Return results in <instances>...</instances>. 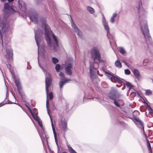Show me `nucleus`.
I'll return each instance as SVG.
<instances>
[{
  "instance_id": "obj_6",
  "label": "nucleus",
  "mask_w": 153,
  "mask_h": 153,
  "mask_svg": "<svg viewBox=\"0 0 153 153\" xmlns=\"http://www.w3.org/2000/svg\"><path fill=\"white\" fill-rule=\"evenodd\" d=\"M74 60L72 59H68L65 62V71L67 74L70 75L72 74L71 68L74 65Z\"/></svg>"
},
{
  "instance_id": "obj_9",
  "label": "nucleus",
  "mask_w": 153,
  "mask_h": 153,
  "mask_svg": "<svg viewBox=\"0 0 153 153\" xmlns=\"http://www.w3.org/2000/svg\"><path fill=\"white\" fill-rule=\"evenodd\" d=\"M114 92L115 94H113L112 93H111L109 95V97L111 99L114 100V103L117 106L119 107L120 105L117 102V100H118L119 97L121 96V94L119 93H117L116 90H115Z\"/></svg>"
},
{
  "instance_id": "obj_36",
  "label": "nucleus",
  "mask_w": 153,
  "mask_h": 153,
  "mask_svg": "<svg viewBox=\"0 0 153 153\" xmlns=\"http://www.w3.org/2000/svg\"><path fill=\"white\" fill-rule=\"evenodd\" d=\"M60 68V65L59 64H57L55 67V69L56 71H59Z\"/></svg>"
},
{
  "instance_id": "obj_32",
  "label": "nucleus",
  "mask_w": 153,
  "mask_h": 153,
  "mask_svg": "<svg viewBox=\"0 0 153 153\" xmlns=\"http://www.w3.org/2000/svg\"><path fill=\"white\" fill-rule=\"evenodd\" d=\"M134 119L135 120V121L139 124L141 125V124H143V123L142 122L141 120H140V119L136 117L134 118Z\"/></svg>"
},
{
  "instance_id": "obj_42",
  "label": "nucleus",
  "mask_w": 153,
  "mask_h": 153,
  "mask_svg": "<svg viewBox=\"0 0 153 153\" xmlns=\"http://www.w3.org/2000/svg\"><path fill=\"white\" fill-rule=\"evenodd\" d=\"M27 107V108H28V109L31 112V113H32L31 111V110L30 108L28 107V106H26Z\"/></svg>"
},
{
  "instance_id": "obj_30",
  "label": "nucleus",
  "mask_w": 153,
  "mask_h": 153,
  "mask_svg": "<svg viewBox=\"0 0 153 153\" xmlns=\"http://www.w3.org/2000/svg\"><path fill=\"white\" fill-rule=\"evenodd\" d=\"M146 107L147 108L148 110L149 111V112H152V109L150 106L147 103L146 104Z\"/></svg>"
},
{
  "instance_id": "obj_7",
  "label": "nucleus",
  "mask_w": 153,
  "mask_h": 153,
  "mask_svg": "<svg viewBox=\"0 0 153 153\" xmlns=\"http://www.w3.org/2000/svg\"><path fill=\"white\" fill-rule=\"evenodd\" d=\"M90 71L91 78L94 79L97 77V74H98V71H97L96 68L94 67V63L90 62Z\"/></svg>"
},
{
  "instance_id": "obj_49",
  "label": "nucleus",
  "mask_w": 153,
  "mask_h": 153,
  "mask_svg": "<svg viewBox=\"0 0 153 153\" xmlns=\"http://www.w3.org/2000/svg\"><path fill=\"white\" fill-rule=\"evenodd\" d=\"M143 63L145 62V60H144L143 61Z\"/></svg>"
},
{
  "instance_id": "obj_31",
  "label": "nucleus",
  "mask_w": 153,
  "mask_h": 153,
  "mask_svg": "<svg viewBox=\"0 0 153 153\" xmlns=\"http://www.w3.org/2000/svg\"><path fill=\"white\" fill-rule=\"evenodd\" d=\"M152 91L149 90H146L145 94L147 95H150L152 94Z\"/></svg>"
},
{
  "instance_id": "obj_2",
  "label": "nucleus",
  "mask_w": 153,
  "mask_h": 153,
  "mask_svg": "<svg viewBox=\"0 0 153 153\" xmlns=\"http://www.w3.org/2000/svg\"><path fill=\"white\" fill-rule=\"evenodd\" d=\"M3 11L4 14V19L2 21L0 22V38L3 46L4 43L3 36L4 35L5 37H6V32L7 31L9 26L8 23L7 22L5 18L6 16H8L10 14H14L16 11L13 8V5L11 4L8 3H5L4 4Z\"/></svg>"
},
{
  "instance_id": "obj_35",
  "label": "nucleus",
  "mask_w": 153,
  "mask_h": 153,
  "mask_svg": "<svg viewBox=\"0 0 153 153\" xmlns=\"http://www.w3.org/2000/svg\"><path fill=\"white\" fill-rule=\"evenodd\" d=\"M52 60L54 64H56L58 62V59L55 57H53Z\"/></svg>"
},
{
  "instance_id": "obj_14",
  "label": "nucleus",
  "mask_w": 153,
  "mask_h": 153,
  "mask_svg": "<svg viewBox=\"0 0 153 153\" xmlns=\"http://www.w3.org/2000/svg\"><path fill=\"white\" fill-rule=\"evenodd\" d=\"M30 19L35 23H37L38 22L37 15L36 13H32L29 16Z\"/></svg>"
},
{
  "instance_id": "obj_16",
  "label": "nucleus",
  "mask_w": 153,
  "mask_h": 153,
  "mask_svg": "<svg viewBox=\"0 0 153 153\" xmlns=\"http://www.w3.org/2000/svg\"><path fill=\"white\" fill-rule=\"evenodd\" d=\"M35 126L39 133L40 132H41L42 133L44 132V129L43 125H35Z\"/></svg>"
},
{
  "instance_id": "obj_24",
  "label": "nucleus",
  "mask_w": 153,
  "mask_h": 153,
  "mask_svg": "<svg viewBox=\"0 0 153 153\" xmlns=\"http://www.w3.org/2000/svg\"><path fill=\"white\" fill-rule=\"evenodd\" d=\"M19 1L20 0H18V2L19 4V7L21 9V10H22L23 11H24L25 12L26 11V7L25 6H23L22 7V5L19 3Z\"/></svg>"
},
{
  "instance_id": "obj_52",
  "label": "nucleus",
  "mask_w": 153,
  "mask_h": 153,
  "mask_svg": "<svg viewBox=\"0 0 153 153\" xmlns=\"http://www.w3.org/2000/svg\"><path fill=\"white\" fill-rule=\"evenodd\" d=\"M6 51H7V52L8 51H7V50H6Z\"/></svg>"
},
{
  "instance_id": "obj_40",
  "label": "nucleus",
  "mask_w": 153,
  "mask_h": 153,
  "mask_svg": "<svg viewBox=\"0 0 153 153\" xmlns=\"http://www.w3.org/2000/svg\"><path fill=\"white\" fill-rule=\"evenodd\" d=\"M61 124H66L67 123V122L65 120H62L61 121Z\"/></svg>"
},
{
  "instance_id": "obj_4",
  "label": "nucleus",
  "mask_w": 153,
  "mask_h": 153,
  "mask_svg": "<svg viewBox=\"0 0 153 153\" xmlns=\"http://www.w3.org/2000/svg\"><path fill=\"white\" fill-rule=\"evenodd\" d=\"M35 39L37 45L38 47V64L40 68L45 73V71L43 68L40 65L39 62V59L40 56L41 55H43V54L41 53L39 51V44L42 43V34L43 33V31L40 29L38 28L37 27H35L34 29Z\"/></svg>"
},
{
  "instance_id": "obj_19",
  "label": "nucleus",
  "mask_w": 153,
  "mask_h": 153,
  "mask_svg": "<svg viewBox=\"0 0 153 153\" xmlns=\"http://www.w3.org/2000/svg\"><path fill=\"white\" fill-rule=\"evenodd\" d=\"M122 83H123L124 84L126 85L128 88L130 89L131 88H132L133 87L132 85L129 82L125 81L124 80H122Z\"/></svg>"
},
{
  "instance_id": "obj_21",
  "label": "nucleus",
  "mask_w": 153,
  "mask_h": 153,
  "mask_svg": "<svg viewBox=\"0 0 153 153\" xmlns=\"http://www.w3.org/2000/svg\"><path fill=\"white\" fill-rule=\"evenodd\" d=\"M117 16V14L115 13H114L113 14L112 16L111 17L110 20V22L112 23H114L115 22V18Z\"/></svg>"
},
{
  "instance_id": "obj_13",
  "label": "nucleus",
  "mask_w": 153,
  "mask_h": 153,
  "mask_svg": "<svg viewBox=\"0 0 153 153\" xmlns=\"http://www.w3.org/2000/svg\"><path fill=\"white\" fill-rule=\"evenodd\" d=\"M12 77L14 79V81H15L18 92L20 94V91L22 89L20 82L19 79H17L15 78L16 76L15 75L12 74Z\"/></svg>"
},
{
  "instance_id": "obj_45",
  "label": "nucleus",
  "mask_w": 153,
  "mask_h": 153,
  "mask_svg": "<svg viewBox=\"0 0 153 153\" xmlns=\"http://www.w3.org/2000/svg\"><path fill=\"white\" fill-rule=\"evenodd\" d=\"M3 105H4V104L2 105L1 103H0V107L2 106Z\"/></svg>"
},
{
  "instance_id": "obj_50",
  "label": "nucleus",
  "mask_w": 153,
  "mask_h": 153,
  "mask_svg": "<svg viewBox=\"0 0 153 153\" xmlns=\"http://www.w3.org/2000/svg\"><path fill=\"white\" fill-rule=\"evenodd\" d=\"M124 62L125 63V64H126V65H127V64H126V62Z\"/></svg>"
},
{
  "instance_id": "obj_10",
  "label": "nucleus",
  "mask_w": 153,
  "mask_h": 153,
  "mask_svg": "<svg viewBox=\"0 0 153 153\" xmlns=\"http://www.w3.org/2000/svg\"><path fill=\"white\" fill-rule=\"evenodd\" d=\"M45 88L47 97H48V93L49 92L48 88L51 85V75L47 73L45 74Z\"/></svg>"
},
{
  "instance_id": "obj_5",
  "label": "nucleus",
  "mask_w": 153,
  "mask_h": 153,
  "mask_svg": "<svg viewBox=\"0 0 153 153\" xmlns=\"http://www.w3.org/2000/svg\"><path fill=\"white\" fill-rule=\"evenodd\" d=\"M91 54L92 58L95 63H98L101 62V55L99 50L96 48H94L92 49Z\"/></svg>"
},
{
  "instance_id": "obj_29",
  "label": "nucleus",
  "mask_w": 153,
  "mask_h": 153,
  "mask_svg": "<svg viewBox=\"0 0 153 153\" xmlns=\"http://www.w3.org/2000/svg\"><path fill=\"white\" fill-rule=\"evenodd\" d=\"M52 125V128L53 133L54 135L55 139V140L56 141V131H55V127L54 126H55V125Z\"/></svg>"
},
{
  "instance_id": "obj_17",
  "label": "nucleus",
  "mask_w": 153,
  "mask_h": 153,
  "mask_svg": "<svg viewBox=\"0 0 153 153\" xmlns=\"http://www.w3.org/2000/svg\"><path fill=\"white\" fill-rule=\"evenodd\" d=\"M139 127H140V128H141V130H143V135L144 136V137L145 138V139L147 142V143H149V141L148 140V139L147 138V136L146 134V133L145 132V131L144 130V127L143 126V125H140V126H139Z\"/></svg>"
},
{
  "instance_id": "obj_33",
  "label": "nucleus",
  "mask_w": 153,
  "mask_h": 153,
  "mask_svg": "<svg viewBox=\"0 0 153 153\" xmlns=\"http://www.w3.org/2000/svg\"><path fill=\"white\" fill-rule=\"evenodd\" d=\"M60 127L63 131H66L67 130V125H61Z\"/></svg>"
},
{
  "instance_id": "obj_47",
  "label": "nucleus",
  "mask_w": 153,
  "mask_h": 153,
  "mask_svg": "<svg viewBox=\"0 0 153 153\" xmlns=\"http://www.w3.org/2000/svg\"><path fill=\"white\" fill-rule=\"evenodd\" d=\"M9 103L11 104L12 103L11 102H10Z\"/></svg>"
},
{
  "instance_id": "obj_18",
  "label": "nucleus",
  "mask_w": 153,
  "mask_h": 153,
  "mask_svg": "<svg viewBox=\"0 0 153 153\" xmlns=\"http://www.w3.org/2000/svg\"><path fill=\"white\" fill-rule=\"evenodd\" d=\"M133 72L136 78L138 79L139 78L140 75L139 71L137 69H134Z\"/></svg>"
},
{
  "instance_id": "obj_46",
  "label": "nucleus",
  "mask_w": 153,
  "mask_h": 153,
  "mask_svg": "<svg viewBox=\"0 0 153 153\" xmlns=\"http://www.w3.org/2000/svg\"><path fill=\"white\" fill-rule=\"evenodd\" d=\"M62 153H67L66 152H64Z\"/></svg>"
},
{
  "instance_id": "obj_11",
  "label": "nucleus",
  "mask_w": 153,
  "mask_h": 153,
  "mask_svg": "<svg viewBox=\"0 0 153 153\" xmlns=\"http://www.w3.org/2000/svg\"><path fill=\"white\" fill-rule=\"evenodd\" d=\"M71 26L73 28V30L77 34V35L80 38H82V34L80 30L78 28L77 26L71 19Z\"/></svg>"
},
{
  "instance_id": "obj_37",
  "label": "nucleus",
  "mask_w": 153,
  "mask_h": 153,
  "mask_svg": "<svg viewBox=\"0 0 153 153\" xmlns=\"http://www.w3.org/2000/svg\"><path fill=\"white\" fill-rule=\"evenodd\" d=\"M125 73L126 74L129 75L130 74L131 72L129 69H126L125 70Z\"/></svg>"
},
{
  "instance_id": "obj_1",
  "label": "nucleus",
  "mask_w": 153,
  "mask_h": 153,
  "mask_svg": "<svg viewBox=\"0 0 153 153\" xmlns=\"http://www.w3.org/2000/svg\"><path fill=\"white\" fill-rule=\"evenodd\" d=\"M136 1L137 3V7L138 12L141 30L148 47L149 48H152L153 47V42L151 40L146 22L144 20L146 12L142 7V0Z\"/></svg>"
},
{
  "instance_id": "obj_41",
  "label": "nucleus",
  "mask_w": 153,
  "mask_h": 153,
  "mask_svg": "<svg viewBox=\"0 0 153 153\" xmlns=\"http://www.w3.org/2000/svg\"><path fill=\"white\" fill-rule=\"evenodd\" d=\"M150 115L149 116V117H153V113H152V112H149Z\"/></svg>"
},
{
  "instance_id": "obj_22",
  "label": "nucleus",
  "mask_w": 153,
  "mask_h": 153,
  "mask_svg": "<svg viewBox=\"0 0 153 153\" xmlns=\"http://www.w3.org/2000/svg\"><path fill=\"white\" fill-rule=\"evenodd\" d=\"M13 55V52L11 49H10L8 50V51H7V55L9 59H11L12 58Z\"/></svg>"
},
{
  "instance_id": "obj_39",
  "label": "nucleus",
  "mask_w": 153,
  "mask_h": 153,
  "mask_svg": "<svg viewBox=\"0 0 153 153\" xmlns=\"http://www.w3.org/2000/svg\"><path fill=\"white\" fill-rule=\"evenodd\" d=\"M59 75L61 77H62V79H64V78H66L64 76H65L64 74L62 72H60L59 74Z\"/></svg>"
},
{
  "instance_id": "obj_51",
  "label": "nucleus",
  "mask_w": 153,
  "mask_h": 153,
  "mask_svg": "<svg viewBox=\"0 0 153 153\" xmlns=\"http://www.w3.org/2000/svg\"><path fill=\"white\" fill-rule=\"evenodd\" d=\"M110 44H111V41L110 40Z\"/></svg>"
},
{
  "instance_id": "obj_48",
  "label": "nucleus",
  "mask_w": 153,
  "mask_h": 153,
  "mask_svg": "<svg viewBox=\"0 0 153 153\" xmlns=\"http://www.w3.org/2000/svg\"><path fill=\"white\" fill-rule=\"evenodd\" d=\"M143 63L145 62V60H144L143 61Z\"/></svg>"
},
{
  "instance_id": "obj_25",
  "label": "nucleus",
  "mask_w": 153,
  "mask_h": 153,
  "mask_svg": "<svg viewBox=\"0 0 153 153\" xmlns=\"http://www.w3.org/2000/svg\"><path fill=\"white\" fill-rule=\"evenodd\" d=\"M87 10L91 14H93L94 12V9L92 8V7L90 6H88L87 7Z\"/></svg>"
},
{
  "instance_id": "obj_12",
  "label": "nucleus",
  "mask_w": 153,
  "mask_h": 153,
  "mask_svg": "<svg viewBox=\"0 0 153 153\" xmlns=\"http://www.w3.org/2000/svg\"><path fill=\"white\" fill-rule=\"evenodd\" d=\"M102 23L104 26L105 29L107 31V36L109 40H110L111 36L109 32V28L108 23L106 22L105 18L103 16L102 19Z\"/></svg>"
},
{
  "instance_id": "obj_27",
  "label": "nucleus",
  "mask_w": 153,
  "mask_h": 153,
  "mask_svg": "<svg viewBox=\"0 0 153 153\" xmlns=\"http://www.w3.org/2000/svg\"><path fill=\"white\" fill-rule=\"evenodd\" d=\"M120 52L122 54H124L126 53V51L122 47H120L118 48Z\"/></svg>"
},
{
  "instance_id": "obj_20",
  "label": "nucleus",
  "mask_w": 153,
  "mask_h": 153,
  "mask_svg": "<svg viewBox=\"0 0 153 153\" xmlns=\"http://www.w3.org/2000/svg\"><path fill=\"white\" fill-rule=\"evenodd\" d=\"M32 116L35 119V120L37 121L39 124H42V122L41 121V120L39 119V118L36 115H34L32 114V113H31Z\"/></svg>"
},
{
  "instance_id": "obj_28",
  "label": "nucleus",
  "mask_w": 153,
  "mask_h": 153,
  "mask_svg": "<svg viewBox=\"0 0 153 153\" xmlns=\"http://www.w3.org/2000/svg\"><path fill=\"white\" fill-rule=\"evenodd\" d=\"M68 151L70 153H77L73 148L69 145L68 146Z\"/></svg>"
},
{
  "instance_id": "obj_23",
  "label": "nucleus",
  "mask_w": 153,
  "mask_h": 153,
  "mask_svg": "<svg viewBox=\"0 0 153 153\" xmlns=\"http://www.w3.org/2000/svg\"><path fill=\"white\" fill-rule=\"evenodd\" d=\"M49 101L47 99V101H46V107H47V111H48V113L50 116V119H51V124L52 125H53V119L52 118V117H51V116H50V115L48 112V105H49Z\"/></svg>"
},
{
  "instance_id": "obj_44",
  "label": "nucleus",
  "mask_w": 153,
  "mask_h": 153,
  "mask_svg": "<svg viewBox=\"0 0 153 153\" xmlns=\"http://www.w3.org/2000/svg\"><path fill=\"white\" fill-rule=\"evenodd\" d=\"M7 1H8L9 2H10L12 1H13L14 0H7Z\"/></svg>"
},
{
  "instance_id": "obj_15",
  "label": "nucleus",
  "mask_w": 153,
  "mask_h": 153,
  "mask_svg": "<svg viewBox=\"0 0 153 153\" xmlns=\"http://www.w3.org/2000/svg\"><path fill=\"white\" fill-rule=\"evenodd\" d=\"M70 80H71V79L67 78H65L64 79H62V80H61L59 82L60 88H61L64 85Z\"/></svg>"
},
{
  "instance_id": "obj_43",
  "label": "nucleus",
  "mask_w": 153,
  "mask_h": 153,
  "mask_svg": "<svg viewBox=\"0 0 153 153\" xmlns=\"http://www.w3.org/2000/svg\"><path fill=\"white\" fill-rule=\"evenodd\" d=\"M1 2H4L6 1V0H0Z\"/></svg>"
},
{
  "instance_id": "obj_8",
  "label": "nucleus",
  "mask_w": 153,
  "mask_h": 153,
  "mask_svg": "<svg viewBox=\"0 0 153 153\" xmlns=\"http://www.w3.org/2000/svg\"><path fill=\"white\" fill-rule=\"evenodd\" d=\"M107 76L109 79L114 83L118 82L121 84L123 82L122 80H123L117 76H114L113 74L109 73H108Z\"/></svg>"
},
{
  "instance_id": "obj_34",
  "label": "nucleus",
  "mask_w": 153,
  "mask_h": 153,
  "mask_svg": "<svg viewBox=\"0 0 153 153\" xmlns=\"http://www.w3.org/2000/svg\"><path fill=\"white\" fill-rule=\"evenodd\" d=\"M147 145L149 151L151 153H152V148L150 143H147Z\"/></svg>"
},
{
  "instance_id": "obj_3",
  "label": "nucleus",
  "mask_w": 153,
  "mask_h": 153,
  "mask_svg": "<svg viewBox=\"0 0 153 153\" xmlns=\"http://www.w3.org/2000/svg\"><path fill=\"white\" fill-rule=\"evenodd\" d=\"M42 26L45 29V38L47 41L48 45L50 47H52L53 50L54 51H56L57 50V48L59 46L57 37L54 34H52V36L54 43L52 42L50 36L52 33L53 32L50 30L49 26L46 24L45 21H44L42 24Z\"/></svg>"
},
{
  "instance_id": "obj_26",
  "label": "nucleus",
  "mask_w": 153,
  "mask_h": 153,
  "mask_svg": "<svg viewBox=\"0 0 153 153\" xmlns=\"http://www.w3.org/2000/svg\"><path fill=\"white\" fill-rule=\"evenodd\" d=\"M115 64L116 67L118 68H120L122 67L121 63L119 60L116 61Z\"/></svg>"
},
{
  "instance_id": "obj_38",
  "label": "nucleus",
  "mask_w": 153,
  "mask_h": 153,
  "mask_svg": "<svg viewBox=\"0 0 153 153\" xmlns=\"http://www.w3.org/2000/svg\"><path fill=\"white\" fill-rule=\"evenodd\" d=\"M48 96L49 97V99H50V100L52 99L53 97V94L51 92L49 93Z\"/></svg>"
}]
</instances>
